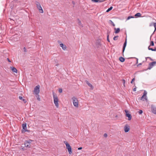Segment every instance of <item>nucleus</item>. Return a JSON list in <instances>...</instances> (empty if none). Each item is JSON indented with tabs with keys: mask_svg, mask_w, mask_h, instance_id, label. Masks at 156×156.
I'll use <instances>...</instances> for the list:
<instances>
[{
	"mask_svg": "<svg viewBox=\"0 0 156 156\" xmlns=\"http://www.w3.org/2000/svg\"><path fill=\"white\" fill-rule=\"evenodd\" d=\"M53 96L54 99V102L56 107L57 108L58 107V97H57L56 94H55L54 92L53 93Z\"/></svg>",
	"mask_w": 156,
	"mask_h": 156,
	"instance_id": "obj_1",
	"label": "nucleus"
},
{
	"mask_svg": "<svg viewBox=\"0 0 156 156\" xmlns=\"http://www.w3.org/2000/svg\"><path fill=\"white\" fill-rule=\"evenodd\" d=\"M35 4L37 6V8L39 10V12L41 13H43L44 12V11L40 3L36 1L35 2Z\"/></svg>",
	"mask_w": 156,
	"mask_h": 156,
	"instance_id": "obj_2",
	"label": "nucleus"
},
{
	"mask_svg": "<svg viewBox=\"0 0 156 156\" xmlns=\"http://www.w3.org/2000/svg\"><path fill=\"white\" fill-rule=\"evenodd\" d=\"M72 99L73 100V103L74 106L76 107H78V101L77 99L75 97H73Z\"/></svg>",
	"mask_w": 156,
	"mask_h": 156,
	"instance_id": "obj_3",
	"label": "nucleus"
},
{
	"mask_svg": "<svg viewBox=\"0 0 156 156\" xmlns=\"http://www.w3.org/2000/svg\"><path fill=\"white\" fill-rule=\"evenodd\" d=\"M32 140H26L24 143V145L25 147L30 148V144L31 143Z\"/></svg>",
	"mask_w": 156,
	"mask_h": 156,
	"instance_id": "obj_4",
	"label": "nucleus"
},
{
	"mask_svg": "<svg viewBox=\"0 0 156 156\" xmlns=\"http://www.w3.org/2000/svg\"><path fill=\"white\" fill-rule=\"evenodd\" d=\"M40 86L38 85L36 86L34 88V92L36 94H38L40 92Z\"/></svg>",
	"mask_w": 156,
	"mask_h": 156,
	"instance_id": "obj_5",
	"label": "nucleus"
},
{
	"mask_svg": "<svg viewBox=\"0 0 156 156\" xmlns=\"http://www.w3.org/2000/svg\"><path fill=\"white\" fill-rule=\"evenodd\" d=\"M156 64V62L154 61L151 62H150L149 64V67L147 69H150L153 67Z\"/></svg>",
	"mask_w": 156,
	"mask_h": 156,
	"instance_id": "obj_6",
	"label": "nucleus"
},
{
	"mask_svg": "<svg viewBox=\"0 0 156 156\" xmlns=\"http://www.w3.org/2000/svg\"><path fill=\"white\" fill-rule=\"evenodd\" d=\"M125 111L126 113V116L128 117V120H130L132 118V116L131 114L128 113V111L127 110H125Z\"/></svg>",
	"mask_w": 156,
	"mask_h": 156,
	"instance_id": "obj_7",
	"label": "nucleus"
},
{
	"mask_svg": "<svg viewBox=\"0 0 156 156\" xmlns=\"http://www.w3.org/2000/svg\"><path fill=\"white\" fill-rule=\"evenodd\" d=\"M151 109L153 113L156 114V107L154 105H151Z\"/></svg>",
	"mask_w": 156,
	"mask_h": 156,
	"instance_id": "obj_8",
	"label": "nucleus"
},
{
	"mask_svg": "<svg viewBox=\"0 0 156 156\" xmlns=\"http://www.w3.org/2000/svg\"><path fill=\"white\" fill-rule=\"evenodd\" d=\"M22 128L23 129H24V132H30V130L27 129V123H23L22 125Z\"/></svg>",
	"mask_w": 156,
	"mask_h": 156,
	"instance_id": "obj_9",
	"label": "nucleus"
},
{
	"mask_svg": "<svg viewBox=\"0 0 156 156\" xmlns=\"http://www.w3.org/2000/svg\"><path fill=\"white\" fill-rule=\"evenodd\" d=\"M124 130L125 131V132L126 133L128 132L129 130V126H127V125H126L124 127Z\"/></svg>",
	"mask_w": 156,
	"mask_h": 156,
	"instance_id": "obj_10",
	"label": "nucleus"
},
{
	"mask_svg": "<svg viewBox=\"0 0 156 156\" xmlns=\"http://www.w3.org/2000/svg\"><path fill=\"white\" fill-rule=\"evenodd\" d=\"M77 21H78V26H79V27H80V28L83 27V25L81 23L80 20L79 19H78Z\"/></svg>",
	"mask_w": 156,
	"mask_h": 156,
	"instance_id": "obj_11",
	"label": "nucleus"
},
{
	"mask_svg": "<svg viewBox=\"0 0 156 156\" xmlns=\"http://www.w3.org/2000/svg\"><path fill=\"white\" fill-rule=\"evenodd\" d=\"M126 44H127V41H126V39L125 41V42L123 44V48H122V52H123H123L125 51L126 47Z\"/></svg>",
	"mask_w": 156,
	"mask_h": 156,
	"instance_id": "obj_12",
	"label": "nucleus"
},
{
	"mask_svg": "<svg viewBox=\"0 0 156 156\" xmlns=\"http://www.w3.org/2000/svg\"><path fill=\"white\" fill-rule=\"evenodd\" d=\"M60 46L62 48V49L64 50H65L66 49V45H64L63 44L61 43L60 44Z\"/></svg>",
	"mask_w": 156,
	"mask_h": 156,
	"instance_id": "obj_13",
	"label": "nucleus"
},
{
	"mask_svg": "<svg viewBox=\"0 0 156 156\" xmlns=\"http://www.w3.org/2000/svg\"><path fill=\"white\" fill-rule=\"evenodd\" d=\"M10 68L13 72L16 73H17V70L14 67H11Z\"/></svg>",
	"mask_w": 156,
	"mask_h": 156,
	"instance_id": "obj_14",
	"label": "nucleus"
},
{
	"mask_svg": "<svg viewBox=\"0 0 156 156\" xmlns=\"http://www.w3.org/2000/svg\"><path fill=\"white\" fill-rule=\"evenodd\" d=\"M86 83H87V84L90 87H91V89L92 90L93 89V86H92V85L90 83H89V82L87 81V80H86Z\"/></svg>",
	"mask_w": 156,
	"mask_h": 156,
	"instance_id": "obj_15",
	"label": "nucleus"
},
{
	"mask_svg": "<svg viewBox=\"0 0 156 156\" xmlns=\"http://www.w3.org/2000/svg\"><path fill=\"white\" fill-rule=\"evenodd\" d=\"M64 143L66 144V147L67 148H69V147H71L70 145L67 141H64Z\"/></svg>",
	"mask_w": 156,
	"mask_h": 156,
	"instance_id": "obj_16",
	"label": "nucleus"
},
{
	"mask_svg": "<svg viewBox=\"0 0 156 156\" xmlns=\"http://www.w3.org/2000/svg\"><path fill=\"white\" fill-rule=\"evenodd\" d=\"M114 30H115V34L118 33L120 32V29L119 28H117V29L115 28Z\"/></svg>",
	"mask_w": 156,
	"mask_h": 156,
	"instance_id": "obj_17",
	"label": "nucleus"
},
{
	"mask_svg": "<svg viewBox=\"0 0 156 156\" xmlns=\"http://www.w3.org/2000/svg\"><path fill=\"white\" fill-rule=\"evenodd\" d=\"M119 60L121 62H123L125 60V59L122 57H120L119 58Z\"/></svg>",
	"mask_w": 156,
	"mask_h": 156,
	"instance_id": "obj_18",
	"label": "nucleus"
},
{
	"mask_svg": "<svg viewBox=\"0 0 156 156\" xmlns=\"http://www.w3.org/2000/svg\"><path fill=\"white\" fill-rule=\"evenodd\" d=\"M150 46H149L148 48V49L149 50H151L153 51H156V47L154 49H153L152 48H150Z\"/></svg>",
	"mask_w": 156,
	"mask_h": 156,
	"instance_id": "obj_19",
	"label": "nucleus"
},
{
	"mask_svg": "<svg viewBox=\"0 0 156 156\" xmlns=\"http://www.w3.org/2000/svg\"><path fill=\"white\" fill-rule=\"evenodd\" d=\"M67 149L68 150L69 154H72V148L71 147Z\"/></svg>",
	"mask_w": 156,
	"mask_h": 156,
	"instance_id": "obj_20",
	"label": "nucleus"
},
{
	"mask_svg": "<svg viewBox=\"0 0 156 156\" xmlns=\"http://www.w3.org/2000/svg\"><path fill=\"white\" fill-rule=\"evenodd\" d=\"M141 14L140 13H137L135 14V16L136 17H140L141 16Z\"/></svg>",
	"mask_w": 156,
	"mask_h": 156,
	"instance_id": "obj_21",
	"label": "nucleus"
},
{
	"mask_svg": "<svg viewBox=\"0 0 156 156\" xmlns=\"http://www.w3.org/2000/svg\"><path fill=\"white\" fill-rule=\"evenodd\" d=\"M19 98L20 100H22L24 101V102L26 103V100L24 99H23L21 96H19Z\"/></svg>",
	"mask_w": 156,
	"mask_h": 156,
	"instance_id": "obj_22",
	"label": "nucleus"
},
{
	"mask_svg": "<svg viewBox=\"0 0 156 156\" xmlns=\"http://www.w3.org/2000/svg\"><path fill=\"white\" fill-rule=\"evenodd\" d=\"M113 8V7L112 6H111L106 11V12H108L110 11H111Z\"/></svg>",
	"mask_w": 156,
	"mask_h": 156,
	"instance_id": "obj_23",
	"label": "nucleus"
},
{
	"mask_svg": "<svg viewBox=\"0 0 156 156\" xmlns=\"http://www.w3.org/2000/svg\"><path fill=\"white\" fill-rule=\"evenodd\" d=\"M144 97H145V100H147V98H146V97L145 96V94H143V96H142V97L141 98V100H143V101H144V100H143V98H144Z\"/></svg>",
	"mask_w": 156,
	"mask_h": 156,
	"instance_id": "obj_24",
	"label": "nucleus"
},
{
	"mask_svg": "<svg viewBox=\"0 0 156 156\" xmlns=\"http://www.w3.org/2000/svg\"><path fill=\"white\" fill-rule=\"evenodd\" d=\"M109 33V32H108V35H107V41L108 42H110V40H109V34H108Z\"/></svg>",
	"mask_w": 156,
	"mask_h": 156,
	"instance_id": "obj_25",
	"label": "nucleus"
},
{
	"mask_svg": "<svg viewBox=\"0 0 156 156\" xmlns=\"http://www.w3.org/2000/svg\"><path fill=\"white\" fill-rule=\"evenodd\" d=\"M118 37L119 36H115L113 37V40L115 41L117 40L118 39Z\"/></svg>",
	"mask_w": 156,
	"mask_h": 156,
	"instance_id": "obj_26",
	"label": "nucleus"
},
{
	"mask_svg": "<svg viewBox=\"0 0 156 156\" xmlns=\"http://www.w3.org/2000/svg\"><path fill=\"white\" fill-rule=\"evenodd\" d=\"M154 33H153L152 34H153V33H154V32L156 30V23H154Z\"/></svg>",
	"mask_w": 156,
	"mask_h": 156,
	"instance_id": "obj_27",
	"label": "nucleus"
},
{
	"mask_svg": "<svg viewBox=\"0 0 156 156\" xmlns=\"http://www.w3.org/2000/svg\"><path fill=\"white\" fill-rule=\"evenodd\" d=\"M132 18H134V17L132 16H129L127 17V20H129V19Z\"/></svg>",
	"mask_w": 156,
	"mask_h": 156,
	"instance_id": "obj_28",
	"label": "nucleus"
},
{
	"mask_svg": "<svg viewBox=\"0 0 156 156\" xmlns=\"http://www.w3.org/2000/svg\"><path fill=\"white\" fill-rule=\"evenodd\" d=\"M154 42L153 41H151V44L150 45V46H154Z\"/></svg>",
	"mask_w": 156,
	"mask_h": 156,
	"instance_id": "obj_29",
	"label": "nucleus"
},
{
	"mask_svg": "<svg viewBox=\"0 0 156 156\" xmlns=\"http://www.w3.org/2000/svg\"><path fill=\"white\" fill-rule=\"evenodd\" d=\"M109 21L111 22V24L114 27L115 26V24L111 20H110Z\"/></svg>",
	"mask_w": 156,
	"mask_h": 156,
	"instance_id": "obj_30",
	"label": "nucleus"
},
{
	"mask_svg": "<svg viewBox=\"0 0 156 156\" xmlns=\"http://www.w3.org/2000/svg\"><path fill=\"white\" fill-rule=\"evenodd\" d=\"M143 111L142 110H140L138 111V113L140 114H141L143 113Z\"/></svg>",
	"mask_w": 156,
	"mask_h": 156,
	"instance_id": "obj_31",
	"label": "nucleus"
},
{
	"mask_svg": "<svg viewBox=\"0 0 156 156\" xmlns=\"http://www.w3.org/2000/svg\"><path fill=\"white\" fill-rule=\"evenodd\" d=\"M154 23H153V22L149 24V26L150 27H151V26H153V25L154 26Z\"/></svg>",
	"mask_w": 156,
	"mask_h": 156,
	"instance_id": "obj_32",
	"label": "nucleus"
},
{
	"mask_svg": "<svg viewBox=\"0 0 156 156\" xmlns=\"http://www.w3.org/2000/svg\"><path fill=\"white\" fill-rule=\"evenodd\" d=\"M62 88H59L58 90V92L60 93H61L62 92Z\"/></svg>",
	"mask_w": 156,
	"mask_h": 156,
	"instance_id": "obj_33",
	"label": "nucleus"
},
{
	"mask_svg": "<svg viewBox=\"0 0 156 156\" xmlns=\"http://www.w3.org/2000/svg\"><path fill=\"white\" fill-rule=\"evenodd\" d=\"M92 1L94 2H98L99 1V0H92Z\"/></svg>",
	"mask_w": 156,
	"mask_h": 156,
	"instance_id": "obj_34",
	"label": "nucleus"
},
{
	"mask_svg": "<svg viewBox=\"0 0 156 156\" xmlns=\"http://www.w3.org/2000/svg\"><path fill=\"white\" fill-rule=\"evenodd\" d=\"M10 8H11V9H13V6L12 4H10Z\"/></svg>",
	"mask_w": 156,
	"mask_h": 156,
	"instance_id": "obj_35",
	"label": "nucleus"
},
{
	"mask_svg": "<svg viewBox=\"0 0 156 156\" xmlns=\"http://www.w3.org/2000/svg\"><path fill=\"white\" fill-rule=\"evenodd\" d=\"M23 51L24 52H27V50L25 47H24L23 48Z\"/></svg>",
	"mask_w": 156,
	"mask_h": 156,
	"instance_id": "obj_36",
	"label": "nucleus"
},
{
	"mask_svg": "<svg viewBox=\"0 0 156 156\" xmlns=\"http://www.w3.org/2000/svg\"><path fill=\"white\" fill-rule=\"evenodd\" d=\"M135 80V78H133V79L132 80V81H131V83H133V82Z\"/></svg>",
	"mask_w": 156,
	"mask_h": 156,
	"instance_id": "obj_37",
	"label": "nucleus"
},
{
	"mask_svg": "<svg viewBox=\"0 0 156 156\" xmlns=\"http://www.w3.org/2000/svg\"><path fill=\"white\" fill-rule=\"evenodd\" d=\"M147 58H149V59H150L151 61L153 60V59H152L151 58H150V57H146V60H147Z\"/></svg>",
	"mask_w": 156,
	"mask_h": 156,
	"instance_id": "obj_38",
	"label": "nucleus"
},
{
	"mask_svg": "<svg viewBox=\"0 0 156 156\" xmlns=\"http://www.w3.org/2000/svg\"><path fill=\"white\" fill-rule=\"evenodd\" d=\"M104 136L105 137H107L108 135L106 133H105L104 134Z\"/></svg>",
	"mask_w": 156,
	"mask_h": 156,
	"instance_id": "obj_39",
	"label": "nucleus"
},
{
	"mask_svg": "<svg viewBox=\"0 0 156 156\" xmlns=\"http://www.w3.org/2000/svg\"><path fill=\"white\" fill-rule=\"evenodd\" d=\"M147 94V92H146V91H145L143 94H145V96H146Z\"/></svg>",
	"mask_w": 156,
	"mask_h": 156,
	"instance_id": "obj_40",
	"label": "nucleus"
},
{
	"mask_svg": "<svg viewBox=\"0 0 156 156\" xmlns=\"http://www.w3.org/2000/svg\"><path fill=\"white\" fill-rule=\"evenodd\" d=\"M105 0H99V1H98V2H103Z\"/></svg>",
	"mask_w": 156,
	"mask_h": 156,
	"instance_id": "obj_41",
	"label": "nucleus"
},
{
	"mask_svg": "<svg viewBox=\"0 0 156 156\" xmlns=\"http://www.w3.org/2000/svg\"><path fill=\"white\" fill-rule=\"evenodd\" d=\"M122 81L123 83L125 84V80L124 79H122Z\"/></svg>",
	"mask_w": 156,
	"mask_h": 156,
	"instance_id": "obj_42",
	"label": "nucleus"
},
{
	"mask_svg": "<svg viewBox=\"0 0 156 156\" xmlns=\"http://www.w3.org/2000/svg\"><path fill=\"white\" fill-rule=\"evenodd\" d=\"M142 64V63H139V64H138L137 66H139L140 65H141Z\"/></svg>",
	"mask_w": 156,
	"mask_h": 156,
	"instance_id": "obj_43",
	"label": "nucleus"
},
{
	"mask_svg": "<svg viewBox=\"0 0 156 156\" xmlns=\"http://www.w3.org/2000/svg\"><path fill=\"white\" fill-rule=\"evenodd\" d=\"M7 60L9 62H11L9 58H7Z\"/></svg>",
	"mask_w": 156,
	"mask_h": 156,
	"instance_id": "obj_44",
	"label": "nucleus"
},
{
	"mask_svg": "<svg viewBox=\"0 0 156 156\" xmlns=\"http://www.w3.org/2000/svg\"><path fill=\"white\" fill-rule=\"evenodd\" d=\"M136 87H135V88H134L133 89V91H136Z\"/></svg>",
	"mask_w": 156,
	"mask_h": 156,
	"instance_id": "obj_45",
	"label": "nucleus"
},
{
	"mask_svg": "<svg viewBox=\"0 0 156 156\" xmlns=\"http://www.w3.org/2000/svg\"><path fill=\"white\" fill-rule=\"evenodd\" d=\"M82 149V147H80L79 148H78V150H81V149Z\"/></svg>",
	"mask_w": 156,
	"mask_h": 156,
	"instance_id": "obj_46",
	"label": "nucleus"
},
{
	"mask_svg": "<svg viewBox=\"0 0 156 156\" xmlns=\"http://www.w3.org/2000/svg\"><path fill=\"white\" fill-rule=\"evenodd\" d=\"M138 63V59L136 58V63L137 64Z\"/></svg>",
	"mask_w": 156,
	"mask_h": 156,
	"instance_id": "obj_47",
	"label": "nucleus"
},
{
	"mask_svg": "<svg viewBox=\"0 0 156 156\" xmlns=\"http://www.w3.org/2000/svg\"><path fill=\"white\" fill-rule=\"evenodd\" d=\"M58 64H57L56 65V66H58Z\"/></svg>",
	"mask_w": 156,
	"mask_h": 156,
	"instance_id": "obj_48",
	"label": "nucleus"
},
{
	"mask_svg": "<svg viewBox=\"0 0 156 156\" xmlns=\"http://www.w3.org/2000/svg\"><path fill=\"white\" fill-rule=\"evenodd\" d=\"M123 85L124 87H125V84H123Z\"/></svg>",
	"mask_w": 156,
	"mask_h": 156,
	"instance_id": "obj_49",
	"label": "nucleus"
},
{
	"mask_svg": "<svg viewBox=\"0 0 156 156\" xmlns=\"http://www.w3.org/2000/svg\"><path fill=\"white\" fill-rule=\"evenodd\" d=\"M38 99L39 101L40 100V98H38Z\"/></svg>",
	"mask_w": 156,
	"mask_h": 156,
	"instance_id": "obj_50",
	"label": "nucleus"
},
{
	"mask_svg": "<svg viewBox=\"0 0 156 156\" xmlns=\"http://www.w3.org/2000/svg\"><path fill=\"white\" fill-rule=\"evenodd\" d=\"M73 4H74V2H73Z\"/></svg>",
	"mask_w": 156,
	"mask_h": 156,
	"instance_id": "obj_51",
	"label": "nucleus"
}]
</instances>
